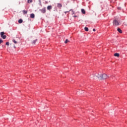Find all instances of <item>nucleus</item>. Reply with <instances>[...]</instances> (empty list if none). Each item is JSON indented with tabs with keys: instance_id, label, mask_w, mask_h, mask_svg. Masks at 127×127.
Here are the masks:
<instances>
[{
	"instance_id": "21",
	"label": "nucleus",
	"mask_w": 127,
	"mask_h": 127,
	"mask_svg": "<svg viewBox=\"0 0 127 127\" xmlns=\"http://www.w3.org/2000/svg\"><path fill=\"white\" fill-rule=\"evenodd\" d=\"M70 12V10H69V11H65L64 12V13H68V12Z\"/></svg>"
},
{
	"instance_id": "17",
	"label": "nucleus",
	"mask_w": 127,
	"mask_h": 127,
	"mask_svg": "<svg viewBox=\"0 0 127 127\" xmlns=\"http://www.w3.org/2000/svg\"><path fill=\"white\" fill-rule=\"evenodd\" d=\"M12 42H13L15 44H16V43H17V42H16V41H15V40H14V39L12 40Z\"/></svg>"
},
{
	"instance_id": "19",
	"label": "nucleus",
	"mask_w": 127,
	"mask_h": 127,
	"mask_svg": "<svg viewBox=\"0 0 127 127\" xmlns=\"http://www.w3.org/2000/svg\"><path fill=\"white\" fill-rule=\"evenodd\" d=\"M5 45H7V46L9 45V42H6Z\"/></svg>"
},
{
	"instance_id": "10",
	"label": "nucleus",
	"mask_w": 127,
	"mask_h": 127,
	"mask_svg": "<svg viewBox=\"0 0 127 127\" xmlns=\"http://www.w3.org/2000/svg\"><path fill=\"white\" fill-rule=\"evenodd\" d=\"M18 23H22L23 22V20L22 19H20L18 21Z\"/></svg>"
},
{
	"instance_id": "12",
	"label": "nucleus",
	"mask_w": 127,
	"mask_h": 127,
	"mask_svg": "<svg viewBox=\"0 0 127 127\" xmlns=\"http://www.w3.org/2000/svg\"><path fill=\"white\" fill-rule=\"evenodd\" d=\"M37 41V39H36V40H34V41L32 42V44H35L36 43Z\"/></svg>"
},
{
	"instance_id": "16",
	"label": "nucleus",
	"mask_w": 127,
	"mask_h": 127,
	"mask_svg": "<svg viewBox=\"0 0 127 127\" xmlns=\"http://www.w3.org/2000/svg\"><path fill=\"white\" fill-rule=\"evenodd\" d=\"M27 2L28 3H31V2H32V0H28Z\"/></svg>"
},
{
	"instance_id": "23",
	"label": "nucleus",
	"mask_w": 127,
	"mask_h": 127,
	"mask_svg": "<svg viewBox=\"0 0 127 127\" xmlns=\"http://www.w3.org/2000/svg\"><path fill=\"white\" fill-rule=\"evenodd\" d=\"M93 31H96V29H93Z\"/></svg>"
},
{
	"instance_id": "14",
	"label": "nucleus",
	"mask_w": 127,
	"mask_h": 127,
	"mask_svg": "<svg viewBox=\"0 0 127 127\" xmlns=\"http://www.w3.org/2000/svg\"><path fill=\"white\" fill-rule=\"evenodd\" d=\"M84 30L85 31H89V28H88L87 27H85Z\"/></svg>"
},
{
	"instance_id": "20",
	"label": "nucleus",
	"mask_w": 127,
	"mask_h": 127,
	"mask_svg": "<svg viewBox=\"0 0 127 127\" xmlns=\"http://www.w3.org/2000/svg\"><path fill=\"white\" fill-rule=\"evenodd\" d=\"M3 42V41H2L1 39H0V44L2 43Z\"/></svg>"
},
{
	"instance_id": "24",
	"label": "nucleus",
	"mask_w": 127,
	"mask_h": 127,
	"mask_svg": "<svg viewBox=\"0 0 127 127\" xmlns=\"http://www.w3.org/2000/svg\"><path fill=\"white\" fill-rule=\"evenodd\" d=\"M40 3H41V1L39 0Z\"/></svg>"
},
{
	"instance_id": "3",
	"label": "nucleus",
	"mask_w": 127,
	"mask_h": 127,
	"mask_svg": "<svg viewBox=\"0 0 127 127\" xmlns=\"http://www.w3.org/2000/svg\"><path fill=\"white\" fill-rule=\"evenodd\" d=\"M0 35L3 39H5V38H6V35H4V32H1Z\"/></svg>"
},
{
	"instance_id": "6",
	"label": "nucleus",
	"mask_w": 127,
	"mask_h": 127,
	"mask_svg": "<svg viewBox=\"0 0 127 127\" xmlns=\"http://www.w3.org/2000/svg\"><path fill=\"white\" fill-rule=\"evenodd\" d=\"M30 17H31V18H34V17H35V15L34 13H31Z\"/></svg>"
},
{
	"instance_id": "27",
	"label": "nucleus",
	"mask_w": 127,
	"mask_h": 127,
	"mask_svg": "<svg viewBox=\"0 0 127 127\" xmlns=\"http://www.w3.org/2000/svg\"><path fill=\"white\" fill-rule=\"evenodd\" d=\"M14 48H15V46H14Z\"/></svg>"
},
{
	"instance_id": "8",
	"label": "nucleus",
	"mask_w": 127,
	"mask_h": 127,
	"mask_svg": "<svg viewBox=\"0 0 127 127\" xmlns=\"http://www.w3.org/2000/svg\"><path fill=\"white\" fill-rule=\"evenodd\" d=\"M47 9H48V10H50L51 9H52V6H51V5L48 6Z\"/></svg>"
},
{
	"instance_id": "2",
	"label": "nucleus",
	"mask_w": 127,
	"mask_h": 127,
	"mask_svg": "<svg viewBox=\"0 0 127 127\" xmlns=\"http://www.w3.org/2000/svg\"><path fill=\"white\" fill-rule=\"evenodd\" d=\"M113 25H115V26H118V25H120V23H119V21H118V20L115 19L113 22Z\"/></svg>"
},
{
	"instance_id": "15",
	"label": "nucleus",
	"mask_w": 127,
	"mask_h": 127,
	"mask_svg": "<svg viewBox=\"0 0 127 127\" xmlns=\"http://www.w3.org/2000/svg\"><path fill=\"white\" fill-rule=\"evenodd\" d=\"M23 13H24V14H26L27 13V10H23Z\"/></svg>"
},
{
	"instance_id": "4",
	"label": "nucleus",
	"mask_w": 127,
	"mask_h": 127,
	"mask_svg": "<svg viewBox=\"0 0 127 127\" xmlns=\"http://www.w3.org/2000/svg\"><path fill=\"white\" fill-rule=\"evenodd\" d=\"M40 11L42 12V13H46V8L44 7L43 9H40Z\"/></svg>"
},
{
	"instance_id": "7",
	"label": "nucleus",
	"mask_w": 127,
	"mask_h": 127,
	"mask_svg": "<svg viewBox=\"0 0 127 127\" xmlns=\"http://www.w3.org/2000/svg\"><path fill=\"white\" fill-rule=\"evenodd\" d=\"M57 6L59 7V8H61L62 7V4L60 3H58Z\"/></svg>"
},
{
	"instance_id": "13",
	"label": "nucleus",
	"mask_w": 127,
	"mask_h": 127,
	"mask_svg": "<svg viewBox=\"0 0 127 127\" xmlns=\"http://www.w3.org/2000/svg\"><path fill=\"white\" fill-rule=\"evenodd\" d=\"M69 11H72V14L73 15V14H75V11H74V10H73V9H70V10H69Z\"/></svg>"
},
{
	"instance_id": "22",
	"label": "nucleus",
	"mask_w": 127,
	"mask_h": 127,
	"mask_svg": "<svg viewBox=\"0 0 127 127\" xmlns=\"http://www.w3.org/2000/svg\"><path fill=\"white\" fill-rule=\"evenodd\" d=\"M77 15H74V16H73V17H77Z\"/></svg>"
},
{
	"instance_id": "26",
	"label": "nucleus",
	"mask_w": 127,
	"mask_h": 127,
	"mask_svg": "<svg viewBox=\"0 0 127 127\" xmlns=\"http://www.w3.org/2000/svg\"><path fill=\"white\" fill-rule=\"evenodd\" d=\"M87 0V1H89V0Z\"/></svg>"
},
{
	"instance_id": "5",
	"label": "nucleus",
	"mask_w": 127,
	"mask_h": 127,
	"mask_svg": "<svg viewBox=\"0 0 127 127\" xmlns=\"http://www.w3.org/2000/svg\"><path fill=\"white\" fill-rule=\"evenodd\" d=\"M117 31H118V32H119V33H123V31L120 28H117Z\"/></svg>"
},
{
	"instance_id": "9",
	"label": "nucleus",
	"mask_w": 127,
	"mask_h": 127,
	"mask_svg": "<svg viewBox=\"0 0 127 127\" xmlns=\"http://www.w3.org/2000/svg\"><path fill=\"white\" fill-rule=\"evenodd\" d=\"M81 12L83 13V14H86V11L84 9H81Z\"/></svg>"
},
{
	"instance_id": "25",
	"label": "nucleus",
	"mask_w": 127,
	"mask_h": 127,
	"mask_svg": "<svg viewBox=\"0 0 127 127\" xmlns=\"http://www.w3.org/2000/svg\"><path fill=\"white\" fill-rule=\"evenodd\" d=\"M118 9H121V7H119V8H118Z\"/></svg>"
},
{
	"instance_id": "1",
	"label": "nucleus",
	"mask_w": 127,
	"mask_h": 127,
	"mask_svg": "<svg viewBox=\"0 0 127 127\" xmlns=\"http://www.w3.org/2000/svg\"><path fill=\"white\" fill-rule=\"evenodd\" d=\"M110 76H108L106 73H104L103 74H99V73H96L94 76V79H96V78H98L99 80H106V79H108Z\"/></svg>"
},
{
	"instance_id": "18",
	"label": "nucleus",
	"mask_w": 127,
	"mask_h": 127,
	"mask_svg": "<svg viewBox=\"0 0 127 127\" xmlns=\"http://www.w3.org/2000/svg\"><path fill=\"white\" fill-rule=\"evenodd\" d=\"M68 42H69V40H68V39H66L64 43H68Z\"/></svg>"
},
{
	"instance_id": "11",
	"label": "nucleus",
	"mask_w": 127,
	"mask_h": 127,
	"mask_svg": "<svg viewBox=\"0 0 127 127\" xmlns=\"http://www.w3.org/2000/svg\"><path fill=\"white\" fill-rule=\"evenodd\" d=\"M114 56H115V57H120V54L116 53L114 54Z\"/></svg>"
}]
</instances>
